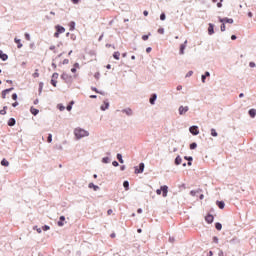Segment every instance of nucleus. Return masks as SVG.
I'll return each mask as SVG.
<instances>
[{"instance_id":"obj_1","label":"nucleus","mask_w":256,"mask_h":256,"mask_svg":"<svg viewBox=\"0 0 256 256\" xmlns=\"http://www.w3.org/2000/svg\"><path fill=\"white\" fill-rule=\"evenodd\" d=\"M74 135L76 139H83V137H89V132L86 131L85 129L76 128L74 130Z\"/></svg>"},{"instance_id":"obj_2","label":"nucleus","mask_w":256,"mask_h":256,"mask_svg":"<svg viewBox=\"0 0 256 256\" xmlns=\"http://www.w3.org/2000/svg\"><path fill=\"white\" fill-rule=\"evenodd\" d=\"M61 33H65V28L63 26H56V32L54 33V37L59 38V35H61Z\"/></svg>"},{"instance_id":"obj_3","label":"nucleus","mask_w":256,"mask_h":256,"mask_svg":"<svg viewBox=\"0 0 256 256\" xmlns=\"http://www.w3.org/2000/svg\"><path fill=\"white\" fill-rule=\"evenodd\" d=\"M57 79H59V73H54L51 79V85H53V87H57Z\"/></svg>"},{"instance_id":"obj_4","label":"nucleus","mask_w":256,"mask_h":256,"mask_svg":"<svg viewBox=\"0 0 256 256\" xmlns=\"http://www.w3.org/2000/svg\"><path fill=\"white\" fill-rule=\"evenodd\" d=\"M178 111H179V115H185V113L189 111V106H180Z\"/></svg>"},{"instance_id":"obj_5","label":"nucleus","mask_w":256,"mask_h":256,"mask_svg":"<svg viewBox=\"0 0 256 256\" xmlns=\"http://www.w3.org/2000/svg\"><path fill=\"white\" fill-rule=\"evenodd\" d=\"M144 170H145V164L144 163H140L139 164V168H135V173L136 174L143 173Z\"/></svg>"},{"instance_id":"obj_6","label":"nucleus","mask_w":256,"mask_h":256,"mask_svg":"<svg viewBox=\"0 0 256 256\" xmlns=\"http://www.w3.org/2000/svg\"><path fill=\"white\" fill-rule=\"evenodd\" d=\"M189 131L192 133V135H199V127L197 126L190 127Z\"/></svg>"},{"instance_id":"obj_7","label":"nucleus","mask_w":256,"mask_h":256,"mask_svg":"<svg viewBox=\"0 0 256 256\" xmlns=\"http://www.w3.org/2000/svg\"><path fill=\"white\" fill-rule=\"evenodd\" d=\"M14 88H8L2 91V99H6L7 98V94L11 93V91H13Z\"/></svg>"},{"instance_id":"obj_8","label":"nucleus","mask_w":256,"mask_h":256,"mask_svg":"<svg viewBox=\"0 0 256 256\" xmlns=\"http://www.w3.org/2000/svg\"><path fill=\"white\" fill-rule=\"evenodd\" d=\"M187 47V40H185L184 44L180 45V55L185 54V48Z\"/></svg>"},{"instance_id":"obj_9","label":"nucleus","mask_w":256,"mask_h":256,"mask_svg":"<svg viewBox=\"0 0 256 256\" xmlns=\"http://www.w3.org/2000/svg\"><path fill=\"white\" fill-rule=\"evenodd\" d=\"M161 191H162V195H163V197H167V193H168V191H169V187H167V186H161Z\"/></svg>"},{"instance_id":"obj_10","label":"nucleus","mask_w":256,"mask_h":256,"mask_svg":"<svg viewBox=\"0 0 256 256\" xmlns=\"http://www.w3.org/2000/svg\"><path fill=\"white\" fill-rule=\"evenodd\" d=\"M214 28H215V26L212 23H210L208 26V34L209 35H213V33H215Z\"/></svg>"},{"instance_id":"obj_11","label":"nucleus","mask_w":256,"mask_h":256,"mask_svg":"<svg viewBox=\"0 0 256 256\" xmlns=\"http://www.w3.org/2000/svg\"><path fill=\"white\" fill-rule=\"evenodd\" d=\"M0 59L2 61H7L9 59V56L5 53L2 52V50H0Z\"/></svg>"},{"instance_id":"obj_12","label":"nucleus","mask_w":256,"mask_h":256,"mask_svg":"<svg viewBox=\"0 0 256 256\" xmlns=\"http://www.w3.org/2000/svg\"><path fill=\"white\" fill-rule=\"evenodd\" d=\"M213 220H214V217H213V215H211V214H208V215L205 217L206 223H213Z\"/></svg>"},{"instance_id":"obj_13","label":"nucleus","mask_w":256,"mask_h":256,"mask_svg":"<svg viewBox=\"0 0 256 256\" xmlns=\"http://www.w3.org/2000/svg\"><path fill=\"white\" fill-rule=\"evenodd\" d=\"M220 23H230V24H232L233 19H231V18H222V19H220Z\"/></svg>"},{"instance_id":"obj_14","label":"nucleus","mask_w":256,"mask_h":256,"mask_svg":"<svg viewBox=\"0 0 256 256\" xmlns=\"http://www.w3.org/2000/svg\"><path fill=\"white\" fill-rule=\"evenodd\" d=\"M109 109V102L104 101V104L101 106L102 111H107Z\"/></svg>"},{"instance_id":"obj_15","label":"nucleus","mask_w":256,"mask_h":256,"mask_svg":"<svg viewBox=\"0 0 256 256\" xmlns=\"http://www.w3.org/2000/svg\"><path fill=\"white\" fill-rule=\"evenodd\" d=\"M14 41L17 44L18 49H21V47H23V44L21 43V39L15 38Z\"/></svg>"},{"instance_id":"obj_16","label":"nucleus","mask_w":256,"mask_h":256,"mask_svg":"<svg viewBox=\"0 0 256 256\" xmlns=\"http://www.w3.org/2000/svg\"><path fill=\"white\" fill-rule=\"evenodd\" d=\"M63 221H65V216L60 217V220L58 221V227H63V225H65Z\"/></svg>"},{"instance_id":"obj_17","label":"nucleus","mask_w":256,"mask_h":256,"mask_svg":"<svg viewBox=\"0 0 256 256\" xmlns=\"http://www.w3.org/2000/svg\"><path fill=\"white\" fill-rule=\"evenodd\" d=\"M30 113H32V115H39V110L36 109L35 107H31L30 108Z\"/></svg>"},{"instance_id":"obj_18","label":"nucleus","mask_w":256,"mask_h":256,"mask_svg":"<svg viewBox=\"0 0 256 256\" xmlns=\"http://www.w3.org/2000/svg\"><path fill=\"white\" fill-rule=\"evenodd\" d=\"M155 101H157V94L152 95L150 98L151 105H155Z\"/></svg>"},{"instance_id":"obj_19","label":"nucleus","mask_w":256,"mask_h":256,"mask_svg":"<svg viewBox=\"0 0 256 256\" xmlns=\"http://www.w3.org/2000/svg\"><path fill=\"white\" fill-rule=\"evenodd\" d=\"M183 159H181V156H177L175 159V165H181Z\"/></svg>"},{"instance_id":"obj_20","label":"nucleus","mask_w":256,"mask_h":256,"mask_svg":"<svg viewBox=\"0 0 256 256\" xmlns=\"http://www.w3.org/2000/svg\"><path fill=\"white\" fill-rule=\"evenodd\" d=\"M217 205H218L219 209H225V202H223V201H218V202H217Z\"/></svg>"},{"instance_id":"obj_21","label":"nucleus","mask_w":256,"mask_h":256,"mask_svg":"<svg viewBox=\"0 0 256 256\" xmlns=\"http://www.w3.org/2000/svg\"><path fill=\"white\" fill-rule=\"evenodd\" d=\"M9 127H13L15 125V118H10L8 121Z\"/></svg>"},{"instance_id":"obj_22","label":"nucleus","mask_w":256,"mask_h":256,"mask_svg":"<svg viewBox=\"0 0 256 256\" xmlns=\"http://www.w3.org/2000/svg\"><path fill=\"white\" fill-rule=\"evenodd\" d=\"M1 165H2L3 167H9V161H7V159H3V160L1 161Z\"/></svg>"},{"instance_id":"obj_23","label":"nucleus","mask_w":256,"mask_h":256,"mask_svg":"<svg viewBox=\"0 0 256 256\" xmlns=\"http://www.w3.org/2000/svg\"><path fill=\"white\" fill-rule=\"evenodd\" d=\"M77 69H79V63L74 64V68L71 69L72 73H77Z\"/></svg>"},{"instance_id":"obj_24","label":"nucleus","mask_w":256,"mask_h":256,"mask_svg":"<svg viewBox=\"0 0 256 256\" xmlns=\"http://www.w3.org/2000/svg\"><path fill=\"white\" fill-rule=\"evenodd\" d=\"M123 187H124L125 191H129V181H124Z\"/></svg>"},{"instance_id":"obj_25","label":"nucleus","mask_w":256,"mask_h":256,"mask_svg":"<svg viewBox=\"0 0 256 256\" xmlns=\"http://www.w3.org/2000/svg\"><path fill=\"white\" fill-rule=\"evenodd\" d=\"M113 57H114V59H116L117 61H119V59H120V57H121V53H119V52H114Z\"/></svg>"},{"instance_id":"obj_26","label":"nucleus","mask_w":256,"mask_h":256,"mask_svg":"<svg viewBox=\"0 0 256 256\" xmlns=\"http://www.w3.org/2000/svg\"><path fill=\"white\" fill-rule=\"evenodd\" d=\"M69 28H70V31H75V22L74 21L69 23Z\"/></svg>"},{"instance_id":"obj_27","label":"nucleus","mask_w":256,"mask_h":256,"mask_svg":"<svg viewBox=\"0 0 256 256\" xmlns=\"http://www.w3.org/2000/svg\"><path fill=\"white\" fill-rule=\"evenodd\" d=\"M123 113H126V115H133V110L130 108L123 110Z\"/></svg>"},{"instance_id":"obj_28","label":"nucleus","mask_w":256,"mask_h":256,"mask_svg":"<svg viewBox=\"0 0 256 256\" xmlns=\"http://www.w3.org/2000/svg\"><path fill=\"white\" fill-rule=\"evenodd\" d=\"M215 228L217 229V231H221V229H223V225H221V223L217 222L215 224Z\"/></svg>"},{"instance_id":"obj_29","label":"nucleus","mask_w":256,"mask_h":256,"mask_svg":"<svg viewBox=\"0 0 256 256\" xmlns=\"http://www.w3.org/2000/svg\"><path fill=\"white\" fill-rule=\"evenodd\" d=\"M249 115H250V117H255V115H256V110L255 109H250L249 110Z\"/></svg>"},{"instance_id":"obj_30","label":"nucleus","mask_w":256,"mask_h":256,"mask_svg":"<svg viewBox=\"0 0 256 256\" xmlns=\"http://www.w3.org/2000/svg\"><path fill=\"white\" fill-rule=\"evenodd\" d=\"M0 115H7V106H4L2 110H0Z\"/></svg>"},{"instance_id":"obj_31","label":"nucleus","mask_w":256,"mask_h":256,"mask_svg":"<svg viewBox=\"0 0 256 256\" xmlns=\"http://www.w3.org/2000/svg\"><path fill=\"white\" fill-rule=\"evenodd\" d=\"M89 188H90V189H94V191H97V189H99V186H96L95 184L90 183V184H89Z\"/></svg>"},{"instance_id":"obj_32","label":"nucleus","mask_w":256,"mask_h":256,"mask_svg":"<svg viewBox=\"0 0 256 256\" xmlns=\"http://www.w3.org/2000/svg\"><path fill=\"white\" fill-rule=\"evenodd\" d=\"M75 102L71 101L70 104L66 107L67 111H71L73 109V106Z\"/></svg>"},{"instance_id":"obj_33","label":"nucleus","mask_w":256,"mask_h":256,"mask_svg":"<svg viewBox=\"0 0 256 256\" xmlns=\"http://www.w3.org/2000/svg\"><path fill=\"white\" fill-rule=\"evenodd\" d=\"M117 159L119 163H123V156L121 154H117Z\"/></svg>"},{"instance_id":"obj_34","label":"nucleus","mask_w":256,"mask_h":256,"mask_svg":"<svg viewBox=\"0 0 256 256\" xmlns=\"http://www.w3.org/2000/svg\"><path fill=\"white\" fill-rule=\"evenodd\" d=\"M211 135H212V137H217V131L215 130V129H211Z\"/></svg>"},{"instance_id":"obj_35","label":"nucleus","mask_w":256,"mask_h":256,"mask_svg":"<svg viewBox=\"0 0 256 256\" xmlns=\"http://www.w3.org/2000/svg\"><path fill=\"white\" fill-rule=\"evenodd\" d=\"M190 149H197V143L190 144Z\"/></svg>"},{"instance_id":"obj_36","label":"nucleus","mask_w":256,"mask_h":256,"mask_svg":"<svg viewBox=\"0 0 256 256\" xmlns=\"http://www.w3.org/2000/svg\"><path fill=\"white\" fill-rule=\"evenodd\" d=\"M25 39L26 41H31V36L29 35V33H25Z\"/></svg>"},{"instance_id":"obj_37","label":"nucleus","mask_w":256,"mask_h":256,"mask_svg":"<svg viewBox=\"0 0 256 256\" xmlns=\"http://www.w3.org/2000/svg\"><path fill=\"white\" fill-rule=\"evenodd\" d=\"M47 141L48 143H51V141H53V135L49 134Z\"/></svg>"},{"instance_id":"obj_38","label":"nucleus","mask_w":256,"mask_h":256,"mask_svg":"<svg viewBox=\"0 0 256 256\" xmlns=\"http://www.w3.org/2000/svg\"><path fill=\"white\" fill-rule=\"evenodd\" d=\"M160 19H161V21H165V19H166L165 13H162L160 15Z\"/></svg>"},{"instance_id":"obj_39","label":"nucleus","mask_w":256,"mask_h":256,"mask_svg":"<svg viewBox=\"0 0 256 256\" xmlns=\"http://www.w3.org/2000/svg\"><path fill=\"white\" fill-rule=\"evenodd\" d=\"M184 159L186 160V161H193V157H191V156H185L184 157Z\"/></svg>"},{"instance_id":"obj_40","label":"nucleus","mask_w":256,"mask_h":256,"mask_svg":"<svg viewBox=\"0 0 256 256\" xmlns=\"http://www.w3.org/2000/svg\"><path fill=\"white\" fill-rule=\"evenodd\" d=\"M112 165H113V167H119V162L118 161H113Z\"/></svg>"},{"instance_id":"obj_41","label":"nucleus","mask_w":256,"mask_h":256,"mask_svg":"<svg viewBox=\"0 0 256 256\" xmlns=\"http://www.w3.org/2000/svg\"><path fill=\"white\" fill-rule=\"evenodd\" d=\"M42 229H43L44 231H49L51 228H50L49 226L45 225V226L42 227Z\"/></svg>"},{"instance_id":"obj_42","label":"nucleus","mask_w":256,"mask_h":256,"mask_svg":"<svg viewBox=\"0 0 256 256\" xmlns=\"http://www.w3.org/2000/svg\"><path fill=\"white\" fill-rule=\"evenodd\" d=\"M223 24L220 26L221 31H225L226 27H225V22H222Z\"/></svg>"},{"instance_id":"obj_43","label":"nucleus","mask_w":256,"mask_h":256,"mask_svg":"<svg viewBox=\"0 0 256 256\" xmlns=\"http://www.w3.org/2000/svg\"><path fill=\"white\" fill-rule=\"evenodd\" d=\"M38 71H39V70H36L35 73L33 74V77H34V78L39 77V72H38Z\"/></svg>"},{"instance_id":"obj_44","label":"nucleus","mask_w":256,"mask_h":256,"mask_svg":"<svg viewBox=\"0 0 256 256\" xmlns=\"http://www.w3.org/2000/svg\"><path fill=\"white\" fill-rule=\"evenodd\" d=\"M13 101H17V93L12 94Z\"/></svg>"},{"instance_id":"obj_45","label":"nucleus","mask_w":256,"mask_h":256,"mask_svg":"<svg viewBox=\"0 0 256 256\" xmlns=\"http://www.w3.org/2000/svg\"><path fill=\"white\" fill-rule=\"evenodd\" d=\"M103 163H109V157H105V158H103Z\"/></svg>"},{"instance_id":"obj_46","label":"nucleus","mask_w":256,"mask_h":256,"mask_svg":"<svg viewBox=\"0 0 256 256\" xmlns=\"http://www.w3.org/2000/svg\"><path fill=\"white\" fill-rule=\"evenodd\" d=\"M142 39H143V41H147V39H149V35H143Z\"/></svg>"},{"instance_id":"obj_47","label":"nucleus","mask_w":256,"mask_h":256,"mask_svg":"<svg viewBox=\"0 0 256 256\" xmlns=\"http://www.w3.org/2000/svg\"><path fill=\"white\" fill-rule=\"evenodd\" d=\"M158 33H160V35H163V33H165V30H163V28L158 29Z\"/></svg>"},{"instance_id":"obj_48","label":"nucleus","mask_w":256,"mask_h":256,"mask_svg":"<svg viewBox=\"0 0 256 256\" xmlns=\"http://www.w3.org/2000/svg\"><path fill=\"white\" fill-rule=\"evenodd\" d=\"M91 89H92V91H94L95 93H101V92H99V90H97V88H95V87H92Z\"/></svg>"},{"instance_id":"obj_49","label":"nucleus","mask_w":256,"mask_h":256,"mask_svg":"<svg viewBox=\"0 0 256 256\" xmlns=\"http://www.w3.org/2000/svg\"><path fill=\"white\" fill-rule=\"evenodd\" d=\"M17 105H19V102H14V103H12V107H17Z\"/></svg>"},{"instance_id":"obj_50","label":"nucleus","mask_w":256,"mask_h":256,"mask_svg":"<svg viewBox=\"0 0 256 256\" xmlns=\"http://www.w3.org/2000/svg\"><path fill=\"white\" fill-rule=\"evenodd\" d=\"M107 214H108V215H112V214H113V210H112V209H109V210L107 211Z\"/></svg>"},{"instance_id":"obj_51","label":"nucleus","mask_w":256,"mask_h":256,"mask_svg":"<svg viewBox=\"0 0 256 256\" xmlns=\"http://www.w3.org/2000/svg\"><path fill=\"white\" fill-rule=\"evenodd\" d=\"M72 1V3H74V5H78V3H79V0H71Z\"/></svg>"},{"instance_id":"obj_52","label":"nucleus","mask_w":256,"mask_h":256,"mask_svg":"<svg viewBox=\"0 0 256 256\" xmlns=\"http://www.w3.org/2000/svg\"><path fill=\"white\" fill-rule=\"evenodd\" d=\"M161 192H162L161 188L156 190L157 195H161Z\"/></svg>"},{"instance_id":"obj_53","label":"nucleus","mask_w":256,"mask_h":256,"mask_svg":"<svg viewBox=\"0 0 256 256\" xmlns=\"http://www.w3.org/2000/svg\"><path fill=\"white\" fill-rule=\"evenodd\" d=\"M143 15H144L145 17H147V15H149V12H148L147 10H145V11L143 12Z\"/></svg>"},{"instance_id":"obj_54","label":"nucleus","mask_w":256,"mask_h":256,"mask_svg":"<svg viewBox=\"0 0 256 256\" xmlns=\"http://www.w3.org/2000/svg\"><path fill=\"white\" fill-rule=\"evenodd\" d=\"M177 91H181V89H183V86H181V85H179V86H177Z\"/></svg>"},{"instance_id":"obj_55","label":"nucleus","mask_w":256,"mask_h":256,"mask_svg":"<svg viewBox=\"0 0 256 256\" xmlns=\"http://www.w3.org/2000/svg\"><path fill=\"white\" fill-rule=\"evenodd\" d=\"M191 75H193V71L188 72V74L186 75V77H191Z\"/></svg>"},{"instance_id":"obj_56","label":"nucleus","mask_w":256,"mask_h":256,"mask_svg":"<svg viewBox=\"0 0 256 256\" xmlns=\"http://www.w3.org/2000/svg\"><path fill=\"white\" fill-rule=\"evenodd\" d=\"M207 77L205 76V75H202V83H205V79H206Z\"/></svg>"},{"instance_id":"obj_57","label":"nucleus","mask_w":256,"mask_h":256,"mask_svg":"<svg viewBox=\"0 0 256 256\" xmlns=\"http://www.w3.org/2000/svg\"><path fill=\"white\" fill-rule=\"evenodd\" d=\"M110 237H111V239H115V237H116L115 233H112V234L110 235Z\"/></svg>"},{"instance_id":"obj_58","label":"nucleus","mask_w":256,"mask_h":256,"mask_svg":"<svg viewBox=\"0 0 256 256\" xmlns=\"http://www.w3.org/2000/svg\"><path fill=\"white\" fill-rule=\"evenodd\" d=\"M231 39H232V41H235V39H237V36L232 35V36H231Z\"/></svg>"},{"instance_id":"obj_59","label":"nucleus","mask_w":256,"mask_h":256,"mask_svg":"<svg viewBox=\"0 0 256 256\" xmlns=\"http://www.w3.org/2000/svg\"><path fill=\"white\" fill-rule=\"evenodd\" d=\"M217 7L221 8V7H223V4H221V2H218Z\"/></svg>"},{"instance_id":"obj_60","label":"nucleus","mask_w":256,"mask_h":256,"mask_svg":"<svg viewBox=\"0 0 256 256\" xmlns=\"http://www.w3.org/2000/svg\"><path fill=\"white\" fill-rule=\"evenodd\" d=\"M249 65H250V67H255V63L254 62H250Z\"/></svg>"},{"instance_id":"obj_61","label":"nucleus","mask_w":256,"mask_h":256,"mask_svg":"<svg viewBox=\"0 0 256 256\" xmlns=\"http://www.w3.org/2000/svg\"><path fill=\"white\" fill-rule=\"evenodd\" d=\"M146 52H147V53H151V47H148V48L146 49Z\"/></svg>"},{"instance_id":"obj_62","label":"nucleus","mask_w":256,"mask_h":256,"mask_svg":"<svg viewBox=\"0 0 256 256\" xmlns=\"http://www.w3.org/2000/svg\"><path fill=\"white\" fill-rule=\"evenodd\" d=\"M210 73L209 72H205V74H204V76H206V77H210Z\"/></svg>"},{"instance_id":"obj_63","label":"nucleus","mask_w":256,"mask_h":256,"mask_svg":"<svg viewBox=\"0 0 256 256\" xmlns=\"http://www.w3.org/2000/svg\"><path fill=\"white\" fill-rule=\"evenodd\" d=\"M39 103V99L34 100V105H37Z\"/></svg>"},{"instance_id":"obj_64","label":"nucleus","mask_w":256,"mask_h":256,"mask_svg":"<svg viewBox=\"0 0 256 256\" xmlns=\"http://www.w3.org/2000/svg\"><path fill=\"white\" fill-rule=\"evenodd\" d=\"M248 17H250V18L253 17V13H252V12H249V13H248Z\"/></svg>"}]
</instances>
